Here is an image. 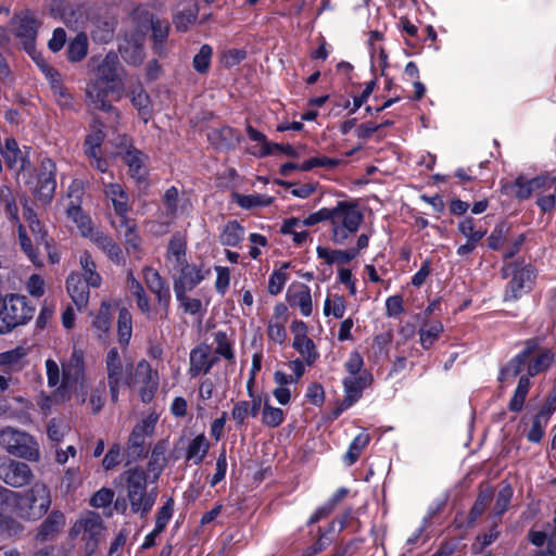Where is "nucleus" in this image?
I'll list each match as a JSON object with an SVG mask.
<instances>
[{
    "label": "nucleus",
    "instance_id": "nucleus-1",
    "mask_svg": "<svg viewBox=\"0 0 556 556\" xmlns=\"http://www.w3.org/2000/svg\"><path fill=\"white\" fill-rule=\"evenodd\" d=\"M47 382L50 388H55L54 396L62 402L71 399L75 393L78 402H87V392L85 383V364L81 350L74 349L70 359L62 365L51 358L45 363Z\"/></svg>",
    "mask_w": 556,
    "mask_h": 556
},
{
    "label": "nucleus",
    "instance_id": "nucleus-2",
    "mask_svg": "<svg viewBox=\"0 0 556 556\" xmlns=\"http://www.w3.org/2000/svg\"><path fill=\"white\" fill-rule=\"evenodd\" d=\"M8 501V513L24 519H38L43 516L51 505L49 488L42 482H36L24 492L9 491L4 493Z\"/></svg>",
    "mask_w": 556,
    "mask_h": 556
},
{
    "label": "nucleus",
    "instance_id": "nucleus-3",
    "mask_svg": "<svg viewBox=\"0 0 556 556\" xmlns=\"http://www.w3.org/2000/svg\"><path fill=\"white\" fill-rule=\"evenodd\" d=\"M330 233L334 244H345L364 220L359 205L354 201H339L330 208Z\"/></svg>",
    "mask_w": 556,
    "mask_h": 556
},
{
    "label": "nucleus",
    "instance_id": "nucleus-4",
    "mask_svg": "<svg viewBox=\"0 0 556 556\" xmlns=\"http://www.w3.org/2000/svg\"><path fill=\"white\" fill-rule=\"evenodd\" d=\"M127 482V497L132 513L147 515L155 503L156 495L147 493V473L144 470L134 468L124 473Z\"/></svg>",
    "mask_w": 556,
    "mask_h": 556
},
{
    "label": "nucleus",
    "instance_id": "nucleus-5",
    "mask_svg": "<svg viewBox=\"0 0 556 556\" xmlns=\"http://www.w3.org/2000/svg\"><path fill=\"white\" fill-rule=\"evenodd\" d=\"M103 531L101 517L93 511H87L75 521L71 529V535L81 540L85 556H92L98 548Z\"/></svg>",
    "mask_w": 556,
    "mask_h": 556
},
{
    "label": "nucleus",
    "instance_id": "nucleus-6",
    "mask_svg": "<svg viewBox=\"0 0 556 556\" xmlns=\"http://www.w3.org/2000/svg\"><path fill=\"white\" fill-rule=\"evenodd\" d=\"M0 444L12 455L30 462L39 460L40 453L37 442L26 432L13 428L0 432Z\"/></svg>",
    "mask_w": 556,
    "mask_h": 556
},
{
    "label": "nucleus",
    "instance_id": "nucleus-7",
    "mask_svg": "<svg viewBox=\"0 0 556 556\" xmlns=\"http://www.w3.org/2000/svg\"><path fill=\"white\" fill-rule=\"evenodd\" d=\"M30 317L29 308L23 298L4 299L0 307V333H8Z\"/></svg>",
    "mask_w": 556,
    "mask_h": 556
},
{
    "label": "nucleus",
    "instance_id": "nucleus-8",
    "mask_svg": "<svg viewBox=\"0 0 556 556\" xmlns=\"http://www.w3.org/2000/svg\"><path fill=\"white\" fill-rule=\"evenodd\" d=\"M127 384L138 388L141 400L150 402L157 389L159 378L152 371L151 365L142 359L137 364L135 376L132 379L127 380Z\"/></svg>",
    "mask_w": 556,
    "mask_h": 556
},
{
    "label": "nucleus",
    "instance_id": "nucleus-9",
    "mask_svg": "<svg viewBox=\"0 0 556 556\" xmlns=\"http://www.w3.org/2000/svg\"><path fill=\"white\" fill-rule=\"evenodd\" d=\"M156 422L157 416L155 414H150L141 422L135 426L128 440L129 454L134 458H138L147 454L146 440L153 434Z\"/></svg>",
    "mask_w": 556,
    "mask_h": 556
},
{
    "label": "nucleus",
    "instance_id": "nucleus-10",
    "mask_svg": "<svg viewBox=\"0 0 556 556\" xmlns=\"http://www.w3.org/2000/svg\"><path fill=\"white\" fill-rule=\"evenodd\" d=\"M105 366L108 371V382L112 401L116 402L118 399V389L122 384L127 383V367L123 364L121 355L116 348H112L105 358Z\"/></svg>",
    "mask_w": 556,
    "mask_h": 556
},
{
    "label": "nucleus",
    "instance_id": "nucleus-11",
    "mask_svg": "<svg viewBox=\"0 0 556 556\" xmlns=\"http://www.w3.org/2000/svg\"><path fill=\"white\" fill-rule=\"evenodd\" d=\"M117 146V154L121 155L124 163L128 166L129 175L137 181L144 180L147 169L146 157L143 156V154L140 151L132 149V147L128 144V140L126 137H122Z\"/></svg>",
    "mask_w": 556,
    "mask_h": 556
},
{
    "label": "nucleus",
    "instance_id": "nucleus-12",
    "mask_svg": "<svg viewBox=\"0 0 556 556\" xmlns=\"http://www.w3.org/2000/svg\"><path fill=\"white\" fill-rule=\"evenodd\" d=\"M33 472L28 465L15 460L0 463V479L13 488L29 483Z\"/></svg>",
    "mask_w": 556,
    "mask_h": 556
},
{
    "label": "nucleus",
    "instance_id": "nucleus-13",
    "mask_svg": "<svg viewBox=\"0 0 556 556\" xmlns=\"http://www.w3.org/2000/svg\"><path fill=\"white\" fill-rule=\"evenodd\" d=\"M123 67L118 56L114 52L108 53L96 65V81L102 84H114L122 80Z\"/></svg>",
    "mask_w": 556,
    "mask_h": 556
},
{
    "label": "nucleus",
    "instance_id": "nucleus-14",
    "mask_svg": "<svg viewBox=\"0 0 556 556\" xmlns=\"http://www.w3.org/2000/svg\"><path fill=\"white\" fill-rule=\"evenodd\" d=\"M535 274L531 266L517 268L505 292L506 300H516L522 293L528 292L534 282Z\"/></svg>",
    "mask_w": 556,
    "mask_h": 556
},
{
    "label": "nucleus",
    "instance_id": "nucleus-15",
    "mask_svg": "<svg viewBox=\"0 0 556 556\" xmlns=\"http://www.w3.org/2000/svg\"><path fill=\"white\" fill-rule=\"evenodd\" d=\"M103 192L108 200L111 201L115 212V218L113 220H123L128 218L129 212V199L128 194L119 184L109 182L103 184Z\"/></svg>",
    "mask_w": 556,
    "mask_h": 556
},
{
    "label": "nucleus",
    "instance_id": "nucleus-16",
    "mask_svg": "<svg viewBox=\"0 0 556 556\" xmlns=\"http://www.w3.org/2000/svg\"><path fill=\"white\" fill-rule=\"evenodd\" d=\"M288 323V307L283 303H278L274 307V313L268 320L267 336L278 344H282L287 339L286 324Z\"/></svg>",
    "mask_w": 556,
    "mask_h": 556
},
{
    "label": "nucleus",
    "instance_id": "nucleus-17",
    "mask_svg": "<svg viewBox=\"0 0 556 556\" xmlns=\"http://www.w3.org/2000/svg\"><path fill=\"white\" fill-rule=\"evenodd\" d=\"M143 279L149 290L156 296L159 305L166 311L170 302V292L157 270L147 267Z\"/></svg>",
    "mask_w": 556,
    "mask_h": 556
},
{
    "label": "nucleus",
    "instance_id": "nucleus-18",
    "mask_svg": "<svg viewBox=\"0 0 556 556\" xmlns=\"http://www.w3.org/2000/svg\"><path fill=\"white\" fill-rule=\"evenodd\" d=\"M186 239L180 233L172 236L166 250L165 264L172 270H179L187 263L186 258Z\"/></svg>",
    "mask_w": 556,
    "mask_h": 556
},
{
    "label": "nucleus",
    "instance_id": "nucleus-19",
    "mask_svg": "<svg viewBox=\"0 0 556 556\" xmlns=\"http://www.w3.org/2000/svg\"><path fill=\"white\" fill-rule=\"evenodd\" d=\"M370 383V377L368 375L348 376L343 380L344 386V400L341 403L340 410L346 409L356 403L361 396L363 390Z\"/></svg>",
    "mask_w": 556,
    "mask_h": 556
},
{
    "label": "nucleus",
    "instance_id": "nucleus-20",
    "mask_svg": "<svg viewBox=\"0 0 556 556\" xmlns=\"http://www.w3.org/2000/svg\"><path fill=\"white\" fill-rule=\"evenodd\" d=\"M39 66L49 80L53 97L61 108H71L73 98L68 90L63 86L60 74L46 63H39Z\"/></svg>",
    "mask_w": 556,
    "mask_h": 556
},
{
    "label": "nucleus",
    "instance_id": "nucleus-21",
    "mask_svg": "<svg viewBox=\"0 0 556 556\" xmlns=\"http://www.w3.org/2000/svg\"><path fill=\"white\" fill-rule=\"evenodd\" d=\"M554 185V178L549 176H540L530 180L518 178L515 181L516 195L519 199H528L531 194L548 191Z\"/></svg>",
    "mask_w": 556,
    "mask_h": 556
},
{
    "label": "nucleus",
    "instance_id": "nucleus-22",
    "mask_svg": "<svg viewBox=\"0 0 556 556\" xmlns=\"http://www.w3.org/2000/svg\"><path fill=\"white\" fill-rule=\"evenodd\" d=\"M535 348L534 341H527L525 349L517 354L513 359L508 362V364L501 370L500 381L501 382H509L518 374L521 372L522 368L526 365L527 359L531 355Z\"/></svg>",
    "mask_w": 556,
    "mask_h": 556
},
{
    "label": "nucleus",
    "instance_id": "nucleus-23",
    "mask_svg": "<svg viewBox=\"0 0 556 556\" xmlns=\"http://www.w3.org/2000/svg\"><path fill=\"white\" fill-rule=\"evenodd\" d=\"M288 302L290 306L298 307L305 317L313 311V302L309 288L304 283L292 286L288 290Z\"/></svg>",
    "mask_w": 556,
    "mask_h": 556
},
{
    "label": "nucleus",
    "instance_id": "nucleus-24",
    "mask_svg": "<svg viewBox=\"0 0 556 556\" xmlns=\"http://www.w3.org/2000/svg\"><path fill=\"white\" fill-rule=\"evenodd\" d=\"M66 283L67 292L77 308L85 307L88 304L89 287L91 286L83 279L81 275L76 273L68 276Z\"/></svg>",
    "mask_w": 556,
    "mask_h": 556
},
{
    "label": "nucleus",
    "instance_id": "nucleus-25",
    "mask_svg": "<svg viewBox=\"0 0 556 556\" xmlns=\"http://www.w3.org/2000/svg\"><path fill=\"white\" fill-rule=\"evenodd\" d=\"M86 238H88L93 244L102 250L114 263L119 264L123 261V253L121 248L112 240L111 237H109L103 231L94 227L91 230V233Z\"/></svg>",
    "mask_w": 556,
    "mask_h": 556
},
{
    "label": "nucleus",
    "instance_id": "nucleus-26",
    "mask_svg": "<svg viewBox=\"0 0 556 556\" xmlns=\"http://www.w3.org/2000/svg\"><path fill=\"white\" fill-rule=\"evenodd\" d=\"M113 90V86L103 87L102 83L92 80L87 85L86 96L89 106L94 110L110 111L111 104L106 100L109 91Z\"/></svg>",
    "mask_w": 556,
    "mask_h": 556
},
{
    "label": "nucleus",
    "instance_id": "nucleus-27",
    "mask_svg": "<svg viewBox=\"0 0 556 556\" xmlns=\"http://www.w3.org/2000/svg\"><path fill=\"white\" fill-rule=\"evenodd\" d=\"M55 17L62 20L68 27L80 29L84 28L89 21V11L81 4L72 3Z\"/></svg>",
    "mask_w": 556,
    "mask_h": 556
},
{
    "label": "nucleus",
    "instance_id": "nucleus-28",
    "mask_svg": "<svg viewBox=\"0 0 556 556\" xmlns=\"http://www.w3.org/2000/svg\"><path fill=\"white\" fill-rule=\"evenodd\" d=\"M112 226L115 230L124 237L126 250L130 252L131 250L137 251L141 244V239L137 233V225L135 220L128 218H124L123 220H112Z\"/></svg>",
    "mask_w": 556,
    "mask_h": 556
},
{
    "label": "nucleus",
    "instance_id": "nucleus-29",
    "mask_svg": "<svg viewBox=\"0 0 556 556\" xmlns=\"http://www.w3.org/2000/svg\"><path fill=\"white\" fill-rule=\"evenodd\" d=\"M65 526V516L61 511H52L42 522L36 539L38 541L52 540Z\"/></svg>",
    "mask_w": 556,
    "mask_h": 556
},
{
    "label": "nucleus",
    "instance_id": "nucleus-30",
    "mask_svg": "<svg viewBox=\"0 0 556 556\" xmlns=\"http://www.w3.org/2000/svg\"><path fill=\"white\" fill-rule=\"evenodd\" d=\"M553 361L554 354L552 351L547 349L539 350L538 345L535 344L533 352L526 362L528 375L533 377L541 371H544L551 366Z\"/></svg>",
    "mask_w": 556,
    "mask_h": 556
},
{
    "label": "nucleus",
    "instance_id": "nucleus-31",
    "mask_svg": "<svg viewBox=\"0 0 556 556\" xmlns=\"http://www.w3.org/2000/svg\"><path fill=\"white\" fill-rule=\"evenodd\" d=\"M212 364L208 346L200 345L191 351L189 369L191 376L197 377L206 374L212 367Z\"/></svg>",
    "mask_w": 556,
    "mask_h": 556
},
{
    "label": "nucleus",
    "instance_id": "nucleus-32",
    "mask_svg": "<svg viewBox=\"0 0 556 556\" xmlns=\"http://www.w3.org/2000/svg\"><path fill=\"white\" fill-rule=\"evenodd\" d=\"M26 355L27 350L22 346L0 353V366L9 372H18L26 365Z\"/></svg>",
    "mask_w": 556,
    "mask_h": 556
},
{
    "label": "nucleus",
    "instance_id": "nucleus-33",
    "mask_svg": "<svg viewBox=\"0 0 556 556\" xmlns=\"http://www.w3.org/2000/svg\"><path fill=\"white\" fill-rule=\"evenodd\" d=\"M122 58L129 64L137 65L143 60V46L141 38H125L119 45Z\"/></svg>",
    "mask_w": 556,
    "mask_h": 556
},
{
    "label": "nucleus",
    "instance_id": "nucleus-34",
    "mask_svg": "<svg viewBox=\"0 0 556 556\" xmlns=\"http://www.w3.org/2000/svg\"><path fill=\"white\" fill-rule=\"evenodd\" d=\"M1 154L9 168L16 172L24 169L25 159L14 139L8 138L5 140L4 149L1 151Z\"/></svg>",
    "mask_w": 556,
    "mask_h": 556
},
{
    "label": "nucleus",
    "instance_id": "nucleus-35",
    "mask_svg": "<svg viewBox=\"0 0 556 556\" xmlns=\"http://www.w3.org/2000/svg\"><path fill=\"white\" fill-rule=\"evenodd\" d=\"M67 218L76 226L81 237L86 238L91 233L94 225L77 204H71L66 210Z\"/></svg>",
    "mask_w": 556,
    "mask_h": 556
},
{
    "label": "nucleus",
    "instance_id": "nucleus-36",
    "mask_svg": "<svg viewBox=\"0 0 556 556\" xmlns=\"http://www.w3.org/2000/svg\"><path fill=\"white\" fill-rule=\"evenodd\" d=\"M317 256L325 261L328 265L348 264L356 257L355 251L348 250H330L326 247L318 245L316 248Z\"/></svg>",
    "mask_w": 556,
    "mask_h": 556
},
{
    "label": "nucleus",
    "instance_id": "nucleus-37",
    "mask_svg": "<svg viewBox=\"0 0 556 556\" xmlns=\"http://www.w3.org/2000/svg\"><path fill=\"white\" fill-rule=\"evenodd\" d=\"M37 21L33 16L24 15L18 17L15 34L22 39L24 46L27 48L34 42L37 35Z\"/></svg>",
    "mask_w": 556,
    "mask_h": 556
},
{
    "label": "nucleus",
    "instance_id": "nucleus-38",
    "mask_svg": "<svg viewBox=\"0 0 556 556\" xmlns=\"http://www.w3.org/2000/svg\"><path fill=\"white\" fill-rule=\"evenodd\" d=\"M112 306L109 303H102L97 316L92 321L93 330L101 340L108 338L111 330Z\"/></svg>",
    "mask_w": 556,
    "mask_h": 556
},
{
    "label": "nucleus",
    "instance_id": "nucleus-39",
    "mask_svg": "<svg viewBox=\"0 0 556 556\" xmlns=\"http://www.w3.org/2000/svg\"><path fill=\"white\" fill-rule=\"evenodd\" d=\"M210 448V442L204 434H199L189 443L186 458L194 465L202 463Z\"/></svg>",
    "mask_w": 556,
    "mask_h": 556
},
{
    "label": "nucleus",
    "instance_id": "nucleus-40",
    "mask_svg": "<svg viewBox=\"0 0 556 556\" xmlns=\"http://www.w3.org/2000/svg\"><path fill=\"white\" fill-rule=\"evenodd\" d=\"M178 271H180V278L175 285L182 286L185 291L194 288L204 279V274L194 265L186 264Z\"/></svg>",
    "mask_w": 556,
    "mask_h": 556
},
{
    "label": "nucleus",
    "instance_id": "nucleus-41",
    "mask_svg": "<svg viewBox=\"0 0 556 556\" xmlns=\"http://www.w3.org/2000/svg\"><path fill=\"white\" fill-rule=\"evenodd\" d=\"M243 237L244 229L238 222L232 220L226 224L219 236V240L224 245L236 247L242 241Z\"/></svg>",
    "mask_w": 556,
    "mask_h": 556
},
{
    "label": "nucleus",
    "instance_id": "nucleus-42",
    "mask_svg": "<svg viewBox=\"0 0 556 556\" xmlns=\"http://www.w3.org/2000/svg\"><path fill=\"white\" fill-rule=\"evenodd\" d=\"M132 334L131 315L127 308H121L117 319V336L121 345H128Z\"/></svg>",
    "mask_w": 556,
    "mask_h": 556
},
{
    "label": "nucleus",
    "instance_id": "nucleus-43",
    "mask_svg": "<svg viewBox=\"0 0 556 556\" xmlns=\"http://www.w3.org/2000/svg\"><path fill=\"white\" fill-rule=\"evenodd\" d=\"M457 229L466 238V240L473 242H480V240L486 233V229L478 226L471 217H466L459 222Z\"/></svg>",
    "mask_w": 556,
    "mask_h": 556
},
{
    "label": "nucleus",
    "instance_id": "nucleus-44",
    "mask_svg": "<svg viewBox=\"0 0 556 556\" xmlns=\"http://www.w3.org/2000/svg\"><path fill=\"white\" fill-rule=\"evenodd\" d=\"M443 332V325L441 321H430L421 326L419 330L420 344L425 349H429Z\"/></svg>",
    "mask_w": 556,
    "mask_h": 556
},
{
    "label": "nucleus",
    "instance_id": "nucleus-45",
    "mask_svg": "<svg viewBox=\"0 0 556 556\" xmlns=\"http://www.w3.org/2000/svg\"><path fill=\"white\" fill-rule=\"evenodd\" d=\"M198 5L191 4L178 11L174 15V24L177 30L186 31L197 21Z\"/></svg>",
    "mask_w": 556,
    "mask_h": 556
},
{
    "label": "nucleus",
    "instance_id": "nucleus-46",
    "mask_svg": "<svg viewBox=\"0 0 556 556\" xmlns=\"http://www.w3.org/2000/svg\"><path fill=\"white\" fill-rule=\"evenodd\" d=\"M370 437L366 432H362L354 438L344 455V462L348 466L353 465L358 459L359 454L367 446Z\"/></svg>",
    "mask_w": 556,
    "mask_h": 556
},
{
    "label": "nucleus",
    "instance_id": "nucleus-47",
    "mask_svg": "<svg viewBox=\"0 0 556 556\" xmlns=\"http://www.w3.org/2000/svg\"><path fill=\"white\" fill-rule=\"evenodd\" d=\"M236 203L245 210L254 208V207H263L267 206L273 202V198L265 194H235Z\"/></svg>",
    "mask_w": 556,
    "mask_h": 556
},
{
    "label": "nucleus",
    "instance_id": "nucleus-48",
    "mask_svg": "<svg viewBox=\"0 0 556 556\" xmlns=\"http://www.w3.org/2000/svg\"><path fill=\"white\" fill-rule=\"evenodd\" d=\"M88 52V39L84 33H79L70 42L67 49L68 60L72 62L81 61Z\"/></svg>",
    "mask_w": 556,
    "mask_h": 556
},
{
    "label": "nucleus",
    "instance_id": "nucleus-49",
    "mask_svg": "<svg viewBox=\"0 0 556 556\" xmlns=\"http://www.w3.org/2000/svg\"><path fill=\"white\" fill-rule=\"evenodd\" d=\"M80 266L83 269V279L93 288L100 287L102 279L97 273L96 264L88 253H84L80 256Z\"/></svg>",
    "mask_w": 556,
    "mask_h": 556
},
{
    "label": "nucleus",
    "instance_id": "nucleus-50",
    "mask_svg": "<svg viewBox=\"0 0 556 556\" xmlns=\"http://www.w3.org/2000/svg\"><path fill=\"white\" fill-rule=\"evenodd\" d=\"M247 132L251 140L257 142V144L251 151L252 154L260 156V157L273 154V150L270 149V143L267 142L264 134L254 129L252 126H249L247 128Z\"/></svg>",
    "mask_w": 556,
    "mask_h": 556
},
{
    "label": "nucleus",
    "instance_id": "nucleus-51",
    "mask_svg": "<svg viewBox=\"0 0 556 556\" xmlns=\"http://www.w3.org/2000/svg\"><path fill=\"white\" fill-rule=\"evenodd\" d=\"M292 346L303 356L307 365H312L318 358V352L312 339L293 340Z\"/></svg>",
    "mask_w": 556,
    "mask_h": 556
},
{
    "label": "nucleus",
    "instance_id": "nucleus-52",
    "mask_svg": "<svg viewBox=\"0 0 556 556\" xmlns=\"http://www.w3.org/2000/svg\"><path fill=\"white\" fill-rule=\"evenodd\" d=\"M346 309V303L343 296L333 294L325 300L324 314L332 315L334 318H342Z\"/></svg>",
    "mask_w": 556,
    "mask_h": 556
},
{
    "label": "nucleus",
    "instance_id": "nucleus-53",
    "mask_svg": "<svg viewBox=\"0 0 556 556\" xmlns=\"http://www.w3.org/2000/svg\"><path fill=\"white\" fill-rule=\"evenodd\" d=\"M285 414L283 410L271 406L267 400L264 402L262 412V421L264 425L270 428H276L283 422Z\"/></svg>",
    "mask_w": 556,
    "mask_h": 556
},
{
    "label": "nucleus",
    "instance_id": "nucleus-54",
    "mask_svg": "<svg viewBox=\"0 0 556 556\" xmlns=\"http://www.w3.org/2000/svg\"><path fill=\"white\" fill-rule=\"evenodd\" d=\"M176 299L180 302L186 313L195 315L202 311V302L199 299H191L186 295L182 286L174 285Z\"/></svg>",
    "mask_w": 556,
    "mask_h": 556
},
{
    "label": "nucleus",
    "instance_id": "nucleus-55",
    "mask_svg": "<svg viewBox=\"0 0 556 556\" xmlns=\"http://www.w3.org/2000/svg\"><path fill=\"white\" fill-rule=\"evenodd\" d=\"M56 188L55 175L39 174L36 193L43 201L51 199Z\"/></svg>",
    "mask_w": 556,
    "mask_h": 556
},
{
    "label": "nucleus",
    "instance_id": "nucleus-56",
    "mask_svg": "<svg viewBox=\"0 0 556 556\" xmlns=\"http://www.w3.org/2000/svg\"><path fill=\"white\" fill-rule=\"evenodd\" d=\"M83 483L81 471L79 467L67 468L61 481V489L65 492L77 490Z\"/></svg>",
    "mask_w": 556,
    "mask_h": 556
},
{
    "label": "nucleus",
    "instance_id": "nucleus-57",
    "mask_svg": "<svg viewBox=\"0 0 556 556\" xmlns=\"http://www.w3.org/2000/svg\"><path fill=\"white\" fill-rule=\"evenodd\" d=\"M131 102L134 106L137 108L142 119L148 122L150 118V99L143 89L139 88L138 90L132 91Z\"/></svg>",
    "mask_w": 556,
    "mask_h": 556
},
{
    "label": "nucleus",
    "instance_id": "nucleus-58",
    "mask_svg": "<svg viewBox=\"0 0 556 556\" xmlns=\"http://www.w3.org/2000/svg\"><path fill=\"white\" fill-rule=\"evenodd\" d=\"M103 140L104 134L101 129H96L90 135H88L85 140L86 156H96V153L101 152V144Z\"/></svg>",
    "mask_w": 556,
    "mask_h": 556
},
{
    "label": "nucleus",
    "instance_id": "nucleus-59",
    "mask_svg": "<svg viewBox=\"0 0 556 556\" xmlns=\"http://www.w3.org/2000/svg\"><path fill=\"white\" fill-rule=\"evenodd\" d=\"M213 50L208 45H203L193 58V67L199 73H205L211 64Z\"/></svg>",
    "mask_w": 556,
    "mask_h": 556
},
{
    "label": "nucleus",
    "instance_id": "nucleus-60",
    "mask_svg": "<svg viewBox=\"0 0 556 556\" xmlns=\"http://www.w3.org/2000/svg\"><path fill=\"white\" fill-rule=\"evenodd\" d=\"M538 206L543 212H551L556 206V179L554 178V185L546 192H540L538 200Z\"/></svg>",
    "mask_w": 556,
    "mask_h": 556
},
{
    "label": "nucleus",
    "instance_id": "nucleus-61",
    "mask_svg": "<svg viewBox=\"0 0 556 556\" xmlns=\"http://www.w3.org/2000/svg\"><path fill=\"white\" fill-rule=\"evenodd\" d=\"M492 496H493V493L491 490H484L479 494L473 507L471 508V510L469 513V519L471 522L475 521L478 517H480L482 515L485 507L490 503Z\"/></svg>",
    "mask_w": 556,
    "mask_h": 556
},
{
    "label": "nucleus",
    "instance_id": "nucleus-62",
    "mask_svg": "<svg viewBox=\"0 0 556 556\" xmlns=\"http://www.w3.org/2000/svg\"><path fill=\"white\" fill-rule=\"evenodd\" d=\"M214 337L216 342V353L227 359L233 358L231 342L229 341L227 334L223 331H216Z\"/></svg>",
    "mask_w": 556,
    "mask_h": 556
},
{
    "label": "nucleus",
    "instance_id": "nucleus-63",
    "mask_svg": "<svg viewBox=\"0 0 556 556\" xmlns=\"http://www.w3.org/2000/svg\"><path fill=\"white\" fill-rule=\"evenodd\" d=\"M174 510V503L168 500L157 511L155 526L157 531H164L166 525L170 520Z\"/></svg>",
    "mask_w": 556,
    "mask_h": 556
},
{
    "label": "nucleus",
    "instance_id": "nucleus-64",
    "mask_svg": "<svg viewBox=\"0 0 556 556\" xmlns=\"http://www.w3.org/2000/svg\"><path fill=\"white\" fill-rule=\"evenodd\" d=\"M68 427L55 419L49 421L47 433L52 442L60 443L67 433Z\"/></svg>",
    "mask_w": 556,
    "mask_h": 556
}]
</instances>
